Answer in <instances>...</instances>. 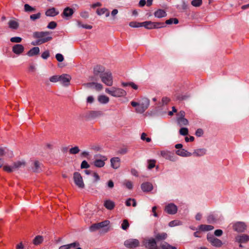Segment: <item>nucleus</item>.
Segmentation results:
<instances>
[{
  "label": "nucleus",
  "instance_id": "nucleus-40",
  "mask_svg": "<svg viewBox=\"0 0 249 249\" xmlns=\"http://www.w3.org/2000/svg\"><path fill=\"white\" fill-rule=\"evenodd\" d=\"M202 4V0H193L191 4L194 7H199Z\"/></svg>",
  "mask_w": 249,
  "mask_h": 249
},
{
  "label": "nucleus",
  "instance_id": "nucleus-20",
  "mask_svg": "<svg viewBox=\"0 0 249 249\" xmlns=\"http://www.w3.org/2000/svg\"><path fill=\"white\" fill-rule=\"evenodd\" d=\"M24 50L23 46L21 44H16L13 46L12 48L13 52L16 54H21Z\"/></svg>",
  "mask_w": 249,
  "mask_h": 249
},
{
  "label": "nucleus",
  "instance_id": "nucleus-39",
  "mask_svg": "<svg viewBox=\"0 0 249 249\" xmlns=\"http://www.w3.org/2000/svg\"><path fill=\"white\" fill-rule=\"evenodd\" d=\"M129 227V224L127 219H124L121 225V228L124 230H126Z\"/></svg>",
  "mask_w": 249,
  "mask_h": 249
},
{
  "label": "nucleus",
  "instance_id": "nucleus-7",
  "mask_svg": "<svg viewBox=\"0 0 249 249\" xmlns=\"http://www.w3.org/2000/svg\"><path fill=\"white\" fill-rule=\"evenodd\" d=\"M142 244L148 249H158L156 240L153 238L144 239Z\"/></svg>",
  "mask_w": 249,
  "mask_h": 249
},
{
  "label": "nucleus",
  "instance_id": "nucleus-19",
  "mask_svg": "<svg viewBox=\"0 0 249 249\" xmlns=\"http://www.w3.org/2000/svg\"><path fill=\"white\" fill-rule=\"evenodd\" d=\"M42 164L38 160H35L33 163L32 169L34 172H39L41 171Z\"/></svg>",
  "mask_w": 249,
  "mask_h": 249
},
{
  "label": "nucleus",
  "instance_id": "nucleus-28",
  "mask_svg": "<svg viewBox=\"0 0 249 249\" xmlns=\"http://www.w3.org/2000/svg\"><path fill=\"white\" fill-rule=\"evenodd\" d=\"M25 166V162L24 161H18L13 163V166L14 171L24 167Z\"/></svg>",
  "mask_w": 249,
  "mask_h": 249
},
{
  "label": "nucleus",
  "instance_id": "nucleus-14",
  "mask_svg": "<svg viewBox=\"0 0 249 249\" xmlns=\"http://www.w3.org/2000/svg\"><path fill=\"white\" fill-rule=\"evenodd\" d=\"M105 71V68L101 65H96L93 68V74L95 77L101 76V75L103 74Z\"/></svg>",
  "mask_w": 249,
  "mask_h": 249
},
{
  "label": "nucleus",
  "instance_id": "nucleus-52",
  "mask_svg": "<svg viewBox=\"0 0 249 249\" xmlns=\"http://www.w3.org/2000/svg\"><path fill=\"white\" fill-rule=\"evenodd\" d=\"M56 26H57V24L55 22L51 21L48 24V25L47 26V28L48 29H54V28H55Z\"/></svg>",
  "mask_w": 249,
  "mask_h": 249
},
{
  "label": "nucleus",
  "instance_id": "nucleus-63",
  "mask_svg": "<svg viewBox=\"0 0 249 249\" xmlns=\"http://www.w3.org/2000/svg\"><path fill=\"white\" fill-rule=\"evenodd\" d=\"M69 246V249L74 248L79 246V244L77 242H74L70 244H68Z\"/></svg>",
  "mask_w": 249,
  "mask_h": 249
},
{
  "label": "nucleus",
  "instance_id": "nucleus-3",
  "mask_svg": "<svg viewBox=\"0 0 249 249\" xmlns=\"http://www.w3.org/2000/svg\"><path fill=\"white\" fill-rule=\"evenodd\" d=\"M150 104L149 100L146 98H143L139 102L138 107L136 108V111L139 113H143L148 107Z\"/></svg>",
  "mask_w": 249,
  "mask_h": 249
},
{
  "label": "nucleus",
  "instance_id": "nucleus-33",
  "mask_svg": "<svg viewBox=\"0 0 249 249\" xmlns=\"http://www.w3.org/2000/svg\"><path fill=\"white\" fill-rule=\"evenodd\" d=\"M73 12V10L72 8L67 7L64 10L63 15L66 17H69L71 16Z\"/></svg>",
  "mask_w": 249,
  "mask_h": 249
},
{
  "label": "nucleus",
  "instance_id": "nucleus-5",
  "mask_svg": "<svg viewBox=\"0 0 249 249\" xmlns=\"http://www.w3.org/2000/svg\"><path fill=\"white\" fill-rule=\"evenodd\" d=\"M142 26L147 29H158L165 26L164 23L162 22H152L147 21L142 22Z\"/></svg>",
  "mask_w": 249,
  "mask_h": 249
},
{
  "label": "nucleus",
  "instance_id": "nucleus-41",
  "mask_svg": "<svg viewBox=\"0 0 249 249\" xmlns=\"http://www.w3.org/2000/svg\"><path fill=\"white\" fill-rule=\"evenodd\" d=\"M156 160H149L147 161L148 162V168L149 169H151L155 166Z\"/></svg>",
  "mask_w": 249,
  "mask_h": 249
},
{
  "label": "nucleus",
  "instance_id": "nucleus-37",
  "mask_svg": "<svg viewBox=\"0 0 249 249\" xmlns=\"http://www.w3.org/2000/svg\"><path fill=\"white\" fill-rule=\"evenodd\" d=\"M160 247L162 249H177L176 247L170 245L167 242L162 243Z\"/></svg>",
  "mask_w": 249,
  "mask_h": 249
},
{
  "label": "nucleus",
  "instance_id": "nucleus-57",
  "mask_svg": "<svg viewBox=\"0 0 249 249\" xmlns=\"http://www.w3.org/2000/svg\"><path fill=\"white\" fill-rule=\"evenodd\" d=\"M124 184L126 186L127 188L128 189H131L133 188V184L132 182L130 181H126Z\"/></svg>",
  "mask_w": 249,
  "mask_h": 249
},
{
  "label": "nucleus",
  "instance_id": "nucleus-12",
  "mask_svg": "<svg viewBox=\"0 0 249 249\" xmlns=\"http://www.w3.org/2000/svg\"><path fill=\"white\" fill-rule=\"evenodd\" d=\"M247 229V225L244 222H237L233 225V229L238 232H243Z\"/></svg>",
  "mask_w": 249,
  "mask_h": 249
},
{
  "label": "nucleus",
  "instance_id": "nucleus-16",
  "mask_svg": "<svg viewBox=\"0 0 249 249\" xmlns=\"http://www.w3.org/2000/svg\"><path fill=\"white\" fill-rule=\"evenodd\" d=\"M235 240L240 244L247 243L249 241V236L245 234L239 235L236 236Z\"/></svg>",
  "mask_w": 249,
  "mask_h": 249
},
{
  "label": "nucleus",
  "instance_id": "nucleus-59",
  "mask_svg": "<svg viewBox=\"0 0 249 249\" xmlns=\"http://www.w3.org/2000/svg\"><path fill=\"white\" fill-rule=\"evenodd\" d=\"M203 134V131L202 129H197L196 131V135L197 137H201Z\"/></svg>",
  "mask_w": 249,
  "mask_h": 249
},
{
  "label": "nucleus",
  "instance_id": "nucleus-27",
  "mask_svg": "<svg viewBox=\"0 0 249 249\" xmlns=\"http://www.w3.org/2000/svg\"><path fill=\"white\" fill-rule=\"evenodd\" d=\"M59 12L56 11L55 8H52L47 10L45 13L47 16L54 17L58 15Z\"/></svg>",
  "mask_w": 249,
  "mask_h": 249
},
{
  "label": "nucleus",
  "instance_id": "nucleus-10",
  "mask_svg": "<svg viewBox=\"0 0 249 249\" xmlns=\"http://www.w3.org/2000/svg\"><path fill=\"white\" fill-rule=\"evenodd\" d=\"M140 242L136 239H129L124 242V245L127 248H133L139 246Z\"/></svg>",
  "mask_w": 249,
  "mask_h": 249
},
{
  "label": "nucleus",
  "instance_id": "nucleus-4",
  "mask_svg": "<svg viewBox=\"0 0 249 249\" xmlns=\"http://www.w3.org/2000/svg\"><path fill=\"white\" fill-rule=\"evenodd\" d=\"M107 157L98 154L94 156V160L93 162V164L96 167L101 168L104 166L105 161L107 160Z\"/></svg>",
  "mask_w": 249,
  "mask_h": 249
},
{
  "label": "nucleus",
  "instance_id": "nucleus-50",
  "mask_svg": "<svg viewBox=\"0 0 249 249\" xmlns=\"http://www.w3.org/2000/svg\"><path fill=\"white\" fill-rule=\"evenodd\" d=\"M24 10L25 12H31L35 10V8L31 7L28 4H25L24 5Z\"/></svg>",
  "mask_w": 249,
  "mask_h": 249
},
{
  "label": "nucleus",
  "instance_id": "nucleus-60",
  "mask_svg": "<svg viewBox=\"0 0 249 249\" xmlns=\"http://www.w3.org/2000/svg\"><path fill=\"white\" fill-rule=\"evenodd\" d=\"M95 86V88L98 90H101L103 89V86L101 84L95 83L93 84Z\"/></svg>",
  "mask_w": 249,
  "mask_h": 249
},
{
  "label": "nucleus",
  "instance_id": "nucleus-1",
  "mask_svg": "<svg viewBox=\"0 0 249 249\" xmlns=\"http://www.w3.org/2000/svg\"><path fill=\"white\" fill-rule=\"evenodd\" d=\"M50 35L49 32H36L33 33V36L38 39L37 44H41L52 39Z\"/></svg>",
  "mask_w": 249,
  "mask_h": 249
},
{
  "label": "nucleus",
  "instance_id": "nucleus-22",
  "mask_svg": "<svg viewBox=\"0 0 249 249\" xmlns=\"http://www.w3.org/2000/svg\"><path fill=\"white\" fill-rule=\"evenodd\" d=\"M111 166L115 169H118L120 166V159L118 157H114L110 160Z\"/></svg>",
  "mask_w": 249,
  "mask_h": 249
},
{
  "label": "nucleus",
  "instance_id": "nucleus-24",
  "mask_svg": "<svg viewBox=\"0 0 249 249\" xmlns=\"http://www.w3.org/2000/svg\"><path fill=\"white\" fill-rule=\"evenodd\" d=\"M141 188L143 192H149L153 189V185L151 183L146 182L142 184Z\"/></svg>",
  "mask_w": 249,
  "mask_h": 249
},
{
  "label": "nucleus",
  "instance_id": "nucleus-9",
  "mask_svg": "<svg viewBox=\"0 0 249 249\" xmlns=\"http://www.w3.org/2000/svg\"><path fill=\"white\" fill-rule=\"evenodd\" d=\"M109 221L105 220L102 222L92 224L89 227V231L91 232H93L101 228H106L109 224Z\"/></svg>",
  "mask_w": 249,
  "mask_h": 249
},
{
  "label": "nucleus",
  "instance_id": "nucleus-61",
  "mask_svg": "<svg viewBox=\"0 0 249 249\" xmlns=\"http://www.w3.org/2000/svg\"><path fill=\"white\" fill-rule=\"evenodd\" d=\"M8 149L6 148H0V157H2L6 154L8 151Z\"/></svg>",
  "mask_w": 249,
  "mask_h": 249
},
{
  "label": "nucleus",
  "instance_id": "nucleus-35",
  "mask_svg": "<svg viewBox=\"0 0 249 249\" xmlns=\"http://www.w3.org/2000/svg\"><path fill=\"white\" fill-rule=\"evenodd\" d=\"M98 101L101 104H107L109 102V98L106 95H100L98 98Z\"/></svg>",
  "mask_w": 249,
  "mask_h": 249
},
{
  "label": "nucleus",
  "instance_id": "nucleus-44",
  "mask_svg": "<svg viewBox=\"0 0 249 249\" xmlns=\"http://www.w3.org/2000/svg\"><path fill=\"white\" fill-rule=\"evenodd\" d=\"M80 149L78 146H75L71 148L69 150L70 153L71 154H76L79 152Z\"/></svg>",
  "mask_w": 249,
  "mask_h": 249
},
{
  "label": "nucleus",
  "instance_id": "nucleus-36",
  "mask_svg": "<svg viewBox=\"0 0 249 249\" xmlns=\"http://www.w3.org/2000/svg\"><path fill=\"white\" fill-rule=\"evenodd\" d=\"M43 241V237L41 235H37L35 237L33 240V244L35 245H38L40 244Z\"/></svg>",
  "mask_w": 249,
  "mask_h": 249
},
{
  "label": "nucleus",
  "instance_id": "nucleus-8",
  "mask_svg": "<svg viewBox=\"0 0 249 249\" xmlns=\"http://www.w3.org/2000/svg\"><path fill=\"white\" fill-rule=\"evenodd\" d=\"M73 180L75 185L80 189L85 187V184L81 174L78 172H74L73 174Z\"/></svg>",
  "mask_w": 249,
  "mask_h": 249
},
{
  "label": "nucleus",
  "instance_id": "nucleus-49",
  "mask_svg": "<svg viewBox=\"0 0 249 249\" xmlns=\"http://www.w3.org/2000/svg\"><path fill=\"white\" fill-rule=\"evenodd\" d=\"M147 134L145 133H142L141 135V138L142 141H146V142H150L151 139L150 138L146 137Z\"/></svg>",
  "mask_w": 249,
  "mask_h": 249
},
{
  "label": "nucleus",
  "instance_id": "nucleus-11",
  "mask_svg": "<svg viewBox=\"0 0 249 249\" xmlns=\"http://www.w3.org/2000/svg\"><path fill=\"white\" fill-rule=\"evenodd\" d=\"M207 238L208 241L213 246L219 247L222 245L221 240L215 238L213 235L208 234Z\"/></svg>",
  "mask_w": 249,
  "mask_h": 249
},
{
  "label": "nucleus",
  "instance_id": "nucleus-43",
  "mask_svg": "<svg viewBox=\"0 0 249 249\" xmlns=\"http://www.w3.org/2000/svg\"><path fill=\"white\" fill-rule=\"evenodd\" d=\"M77 25L79 27L85 28L87 29H91L92 28V26L89 25L83 24L80 21L77 22Z\"/></svg>",
  "mask_w": 249,
  "mask_h": 249
},
{
  "label": "nucleus",
  "instance_id": "nucleus-53",
  "mask_svg": "<svg viewBox=\"0 0 249 249\" xmlns=\"http://www.w3.org/2000/svg\"><path fill=\"white\" fill-rule=\"evenodd\" d=\"M107 9L105 8L98 9L96 11V13L98 15H102L104 14L107 12Z\"/></svg>",
  "mask_w": 249,
  "mask_h": 249
},
{
  "label": "nucleus",
  "instance_id": "nucleus-30",
  "mask_svg": "<svg viewBox=\"0 0 249 249\" xmlns=\"http://www.w3.org/2000/svg\"><path fill=\"white\" fill-rule=\"evenodd\" d=\"M155 240L157 241L164 240L167 237V234L165 232L158 233L155 234Z\"/></svg>",
  "mask_w": 249,
  "mask_h": 249
},
{
  "label": "nucleus",
  "instance_id": "nucleus-42",
  "mask_svg": "<svg viewBox=\"0 0 249 249\" xmlns=\"http://www.w3.org/2000/svg\"><path fill=\"white\" fill-rule=\"evenodd\" d=\"M129 25L130 27L133 28H138L142 26V22H138L136 21L130 22Z\"/></svg>",
  "mask_w": 249,
  "mask_h": 249
},
{
  "label": "nucleus",
  "instance_id": "nucleus-31",
  "mask_svg": "<svg viewBox=\"0 0 249 249\" xmlns=\"http://www.w3.org/2000/svg\"><path fill=\"white\" fill-rule=\"evenodd\" d=\"M104 206L108 210H112L115 207L114 203L110 200H106L104 202Z\"/></svg>",
  "mask_w": 249,
  "mask_h": 249
},
{
  "label": "nucleus",
  "instance_id": "nucleus-32",
  "mask_svg": "<svg viewBox=\"0 0 249 249\" xmlns=\"http://www.w3.org/2000/svg\"><path fill=\"white\" fill-rule=\"evenodd\" d=\"M177 122L180 126L187 125L189 123L188 120L184 117H178Z\"/></svg>",
  "mask_w": 249,
  "mask_h": 249
},
{
  "label": "nucleus",
  "instance_id": "nucleus-13",
  "mask_svg": "<svg viewBox=\"0 0 249 249\" xmlns=\"http://www.w3.org/2000/svg\"><path fill=\"white\" fill-rule=\"evenodd\" d=\"M59 82L64 86H68L70 85L71 80V76L67 74H63L59 75Z\"/></svg>",
  "mask_w": 249,
  "mask_h": 249
},
{
  "label": "nucleus",
  "instance_id": "nucleus-23",
  "mask_svg": "<svg viewBox=\"0 0 249 249\" xmlns=\"http://www.w3.org/2000/svg\"><path fill=\"white\" fill-rule=\"evenodd\" d=\"M8 25L9 27L13 30H17L19 27V23L16 19H10L8 22Z\"/></svg>",
  "mask_w": 249,
  "mask_h": 249
},
{
  "label": "nucleus",
  "instance_id": "nucleus-2",
  "mask_svg": "<svg viewBox=\"0 0 249 249\" xmlns=\"http://www.w3.org/2000/svg\"><path fill=\"white\" fill-rule=\"evenodd\" d=\"M106 93L115 97H124L126 95V91L120 88L112 87L111 88H107L105 90Z\"/></svg>",
  "mask_w": 249,
  "mask_h": 249
},
{
  "label": "nucleus",
  "instance_id": "nucleus-25",
  "mask_svg": "<svg viewBox=\"0 0 249 249\" xmlns=\"http://www.w3.org/2000/svg\"><path fill=\"white\" fill-rule=\"evenodd\" d=\"M154 15L156 18H162L166 17L167 14L164 10L160 9L154 12Z\"/></svg>",
  "mask_w": 249,
  "mask_h": 249
},
{
  "label": "nucleus",
  "instance_id": "nucleus-54",
  "mask_svg": "<svg viewBox=\"0 0 249 249\" xmlns=\"http://www.w3.org/2000/svg\"><path fill=\"white\" fill-rule=\"evenodd\" d=\"M49 56H50V53L48 50L45 51L41 54L42 58L44 59H47Z\"/></svg>",
  "mask_w": 249,
  "mask_h": 249
},
{
  "label": "nucleus",
  "instance_id": "nucleus-6",
  "mask_svg": "<svg viewBox=\"0 0 249 249\" xmlns=\"http://www.w3.org/2000/svg\"><path fill=\"white\" fill-rule=\"evenodd\" d=\"M102 82L108 86L113 85V78L111 73L109 71H106L100 77Z\"/></svg>",
  "mask_w": 249,
  "mask_h": 249
},
{
  "label": "nucleus",
  "instance_id": "nucleus-64",
  "mask_svg": "<svg viewBox=\"0 0 249 249\" xmlns=\"http://www.w3.org/2000/svg\"><path fill=\"white\" fill-rule=\"evenodd\" d=\"M214 217L213 215H210L208 216L207 220L209 223H212L214 221Z\"/></svg>",
  "mask_w": 249,
  "mask_h": 249
},
{
  "label": "nucleus",
  "instance_id": "nucleus-29",
  "mask_svg": "<svg viewBox=\"0 0 249 249\" xmlns=\"http://www.w3.org/2000/svg\"><path fill=\"white\" fill-rule=\"evenodd\" d=\"M39 53V48L38 47H35L28 51L27 54L29 56H33L38 54Z\"/></svg>",
  "mask_w": 249,
  "mask_h": 249
},
{
  "label": "nucleus",
  "instance_id": "nucleus-34",
  "mask_svg": "<svg viewBox=\"0 0 249 249\" xmlns=\"http://www.w3.org/2000/svg\"><path fill=\"white\" fill-rule=\"evenodd\" d=\"M213 227L211 225H200L198 229L202 231H209L213 230Z\"/></svg>",
  "mask_w": 249,
  "mask_h": 249
},
{
  "label": "nucleus",
  "instance_id": "nucleus-18",
  "mask_svg": "<svg viewBox=\"0 0 249 249\" xmlns=\"http://www.w3.org/2000/svg\"><path fill=\"white\" fill-rule=\"evenodd\" d=\"M207 150L205 148H198L194 150L193 153H192V156H194L195 157H202L206 154Z\"/></svg>",
  "mask_w": 249,
  "mask_h": 249
},
{
  "label": "nucleus",
  "instance_id": "nucleus-55",
  "mask_svg": "<svg viewBox=\"0 0 249 249\" xmlns=\"http://www.w3.org/2000/svg\"><path fill=\"white\" fill-rule=\"evenodd\" d=\"M40 17V14L39 13L33 14L30 16V19L33 20H35L36 19L39 18Z\"/></svg>",
  "mask_w": 249,
  "mask_h": 249
},
{
  "label": "nucleus",
  "instance_id": "nucleus-51",
  "mask_svg": "<svg viewBox=\"0 0 249 249\" xmlns=\"http://www.w3.org/2000/svg\"><path fill=\"white\" fill-rule=\"evenodd\" d=\"M3 170L7 172L11 173L14 171L13 165L12 166L5 165L3 166Z\"/></svg>",
  "mask_w": 249,
  "mask_h": 249
},
{
  "label": "nucleus",
  "instance_id": "nucleus-47",
  "mask_svg": "<svg viewBox=\"0 0 249 249\" xmlns=\"http://www.w3.org/2000/svg\"><path fill=\"white\" fill-rule=\"evenodd\" d=\"M10 41L14 43H20L22 41V38L20 37H13L10 38Z\"/></svg>",
  "mask_w": 249,
  "mask_h": 249
},
{
  "label": "nucleus",
  "instance_id": "nucleus-58",
  "mask_svg": "<svg viewBox=\"0 0 249 249\" xmlns=\"http://www.w3.org/2000/svg\"><path fill=\"white\" fill-rule=\"evenodd\" d=\"M89 167V165L86 160H83L81 164V168L82 169L88 168Z\"/></svg>",
  "mask_w": 249,
  "mask_h": 249
},
{
  "label": "nucleus",
  "instance_id": "nucleus-48",
  "mask_svg": "<svg viewBox=\"0 0 249 249\" xmlns=\"http://www.w3.org/2000/svg\"><path fill=\"white\" fill-rule=\"evenodd\" d=\"M179 133L183 136L187 135L188 134V129L186 127H182L179 130Z\"/></svg>",
  "mask_w": 249,
  "mask_h": 249
},
{
  "label": "nucleus",
  "instance_id": "nucleus-62",
  "mask_svg": "<svg viewBox=\"0 0 249 249\" xmlns=\"http://www.w3.org/2000/svg\"><path fill=\"white\" fill-rule=\"evenodd\" d=\"M169 101L170 99L167 97H164L162 98V103L163 105L167 104Z\"/></svg>",
  "mask_w": 249,
  "mask_h": 249
},
{
  "label": "nucleus",
  "instance_id": "nucleus-15",
  "mask_svg": "<svg viewBox=\"0 0 249 249\" xmlns=\"http://www.w3.org/2000/svg\"><path fill=\"white\" fill-rule=\"evenodd\" d=\"M177 206L173 203L168 204L165 208V211L170 214H175L177 212Z\"/></svg>",
  "mask_w": 249,
  "mask_h": 249
},
{
  "label": "nucleus",
  "instance_id": "nucleus-17",
  "mask_svg": "<svg viewBox=\"0 0 249 249\" xmlns=\"http://www.w3.org/2000/svg\"><path fill=\"white\" fill-rule=\"evenodd\" d=\"M103 112L100 110H91L88 113V117L91 119L99 118L103 116Z\"/></svg>",
  "mask_w": 249,
  "mask_h": 249
},
{
  "label": "nucleus",
  "instance_id": "nucleus-45",
  "mask_svg": "<svg viewBox=\"0 0 249 249\" xmlns=\"http://www.w3.org/2000/svg\"><path fill=\"white\" fill-rule=\"evenodd\" d=\"M59 75H53L50 77L49 80L51 82L56 83L59 82Z\"/></svg>",
  "mask_w": 249,
  "mask_h": 249
},
{
  "label": "nucleus",
  "instance_id": "nucleus-26",
  "mask_svg": "<svg viewBox=\"0 0 249 249\" xmlns=\"http://www.w3.org/2000/svg\"><path fill=\"white\" fill-rule=\"evenodd\" d=\"M176 154L181 157H190L192 156V153L188 152L184 149H181L178 150L176 151Z\"/></svg>",
  "mask_w": 249,
  "mask_h": 249
},
{
  "label": "nucleus",
  "instance_id": "nucleus-56",
  "mask_svg": "<svg viewBox=\"0 0 249 249\" xmlns=\"http://www.w3.org/2000/svg\"><path fill=\"white\" fill-rule=\"evenodd\" d=\"M55 58L58 62H62L64 60V56L61 53H57Z\"/></svg>",
  "mask_w": 249,
  "mask_h": 249
},
{
  "label": "nucleus",
  "instance_id": "nucleus-46",
  "mask_svg": "<svg viewBox=\"0 0 249 249\" xmlns=\"http://www.w3.org/2000/svg\"><path fill=\"white\" fill-rule=\"evenodd\" d=\"M181 224V223L178 220H173L169 222V226L170 227H174L176 226H178Z\"/></svg>",
  "mask_w": 249,
  "mask_h": 249
},
{
  "label": "nucleus",
  "instance_id": "nucleus-38",
  "mask_svg": "<svg viewBox=\"0 0 249 249\" xmlns=\"http://www.w3.org/2000/svg\"><path fill=\"white\" fill-rule=\"evenodd\" d=\"M125 204L127 206H131V204L133 207H136L137 205V203L135 199L131 198L128 199L126 200Z\"/></svg>",
  "mask_w": 249,
  "mask_h": 249
},
{
  "label": "nucleus",
  "instance_id": "nucleus-21",
  "mask_svg": "<svg viewBox=\"0 0 249 249\" xmlns=\"http://www.w3.org/2000/svg\"><path fill=\"white\" fill-rule=\"evenodd\" d=\"M160 154L161 157L167 160H174L173 154L171 153L170 151L162 150L160 151Z\"/></svg>",
  "mask_w": 249,
  "mask_h": 249
}]
</instances>
